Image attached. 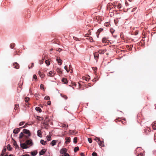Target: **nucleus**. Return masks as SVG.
<instances>
[{"instance_id": "f257e3e1", "label": "nucleus", "mask_w": 156, "mask_h": 156, "mask_svg": "<svg viewBox=\"0 0 156 156\" xmlns=\"http://www.w3.org/2000/svg\"><path fill=\"white\" fill-rule=\"evenodd\" d=\"M23 133L25 134H27V137H28L30 136V133L29 130L24 129L23 130Z\"/></svg>"}, {"instance_id": "f03ea898", "label": "nucleus", "mask_w": 156, "mask_h": 156, "mask_svg": "<svg viewBox=\"0 0 156 156\" xmlns=\"http://www.w3.org/2000/svg\"><path fill=\"white\" fill-rule=\"evenodd\" d=\"M56 73L55 72V71H50L47 74V76H48L52 77H53Z\"/></svg>"}, {"instance_id": "7ed1b4c3", "label": "nucleus", "mask_w": 156, "mask_h": 156, "mask_svg": "<svg viewBox=\"0 0 156 156\" xmlns=\"http://www.w3.org/2000/svg\"><path fill=\"white\" fill-rule=\"evenodd\" d=\"M20 147L23 149H27L28 148V147L27 146L26 143L25 144L24 143L20 144Z\"/></svg>"}, {"instance_id": "20e7f679", "label": "nucleus", "mask_w": 156, "mask_h": 156, "mask_svg": "<svg viewBox=\"0 0 156 156\" xmlns=\"http://www.w3.org/2000/svg\"><path fill=\"white\" fill-rule=\"evenodd\" d=\"M26 143L27 145H32V140L31 139L27 140L26 142Z\"/></svg>"}, {"instance_id": "39448f33", "label": "nucleus", "mask_w": 156, "mask_h": 156, "mask_svg": "<svg viewBox=\"0 0 156 156\" xmlns=\"http://www.w3.org/2000/svg\"><path fill=\"white\" fill-rule=\"evenodd\" d=\"M13 66H14V68L16 69H18L19 68L20 66L19 64L16 62H14L13 63Z\"/></svg>"}, {"instance_id": "423d86ee", "label": "nucleus", "mask_w": 156, "mask_h": 156, "mask_svg": "<svg viewBox=\"0 0 156 156\" xmlns=\"http://www.w3.org/2000/svg\"><path fill=\"white\" fill-rule=\"evenodd\" d=\"M66 148H62L60 151V153L61 154H65L66 153Z\"/></svg>"}, {"instance_id": "0eeeda50", "label": "nucleus", "mask_w": 156, "mask_h": 156, "mask_svg": "<svg viewBox=\"0 0 156 156\" xmlns=\"http://www.w3.org/2000/svg\"><path fill=\"white\" fill-rule=\"evenodd\" d=\"M38 74L40 76L41 78H43L44 76V74L43 73L41 72V71H39L38 72Z\"/></svg>"}, {"instance_id": "6e6552de", "label": "nucleus", "mask_w": 156, "mask_h": 156, "mask_svg": "<svg viewBox=\"0 0 156 156\" xmlns=\"http://www.w3.org/2000/svg\"><path fill=\"white\" fill-rule=\"evenodd\" d=\"M37 135L39 137H42V135L41 134V132L40 130L39 129L37 130Z\"/></svg>"}, {"instance_id": "1a4fd4ad", "label": "nucleus", "mask_w": 156, "mask_h": 156, "mask_svg": "<svg viewBox=\"0 0 156 156\" xmlns=\"http://www.w3.org/2000/svg\"><path fill=\"white\" fill-rule=\"evenodd\" d=\"M20 129L19 128L15 129L13 131V133L15 134L18 133L20 131Z\"/></svg>"}, {"instance_id": "9d476101", "label": "nucleus", "mask_w": 156, "mask_h": 156, "mask_svg": "<svg viewBox=\"0 0 156 156\" xmlns=\"http://www.w3.org/2000/svg\"><path fill=\"white\" fill-rule=\"evenodd\" d=\"M56 71L59 75L61 74L62 73V72L60 68H58L56 69Z\"/></svg>"}, {"instance_id": "9b49d317", "label": "nucleus", "mask_w": 156, "mask_h": 156, "mask_svg": "<svg viewBox=\"0 0 156 156\" xmlns=\"http://www.w3.org/2000/svg\"><path fill=\"white\" fill-rule=\"evenodd\" d=\"M56 61L58 62V64L61 65L62 64V60L58 57L56 59Z\"/></svg>"}, {"instance_id": "f8f14e48", "label": "nucleus", "mask_w": 156, "mask_h": 156, "mask_svg": "<svg viewBox=\"0 0 156 156\" xmlns=\"http://www.w3.org/2000/svg\"><path fill=\"white\" fill-rule=\"evenodd\" d=\"M99 54L98 52H95L94 53V56L95 59L97 60Z\"/></svg>"}, {"instance_id": "ddd939ff", "label": "nucleus", "mask_w": 156, "mask_h": 156, "mask_svg": "<svg viewBox=\"0 0 156 156\" xmlns=\"http://www.w3.org/2000/svg\"><path fill=\"white\" fill-rule=\"evenodd\" d=\"M65 140H66L65 141V143L66 144H67L68 143H69L70 141V137H66L65 138Z\"/></svg>"}, {"instance_id": "4468645a", "label": "nucleus", "mask_w": 156, "mask_h": 156, "mask_svg": "<svg viewBox=\"0 0 156 156\" xmlns=\"http://www.w3.org/2000/svg\"><path fill=\"white\" fill-rule=\"evenodd\" d=\"M98 144L99 145L101 146V147L104 146V142L101 141L100 140L98 142Z\"/></svg>"}, {"instance_id": "2eb2a0df", "label": "nucleus", "mask_w": 156, "mask_h": 156, "mask_svg": "<svg viewBox=\"0 0 156 156\" xmlns=\"http://www.w3.org/2000/svg\"><path fill=\"white\" fill-rule=\"evenodd\" d=\"M37 153V152L36 151H34L31 152V155L33 156H35Z\"/></svg>"}, {"instance_id": "dca6fc26", "label": "nucleus", "mask_w": 156, "mask_h": 156, "mask_svg": "<svg viewBox=\"0 0 156 156\" xmlns=\"http://www.w3.org/2000/svg\"><path fill=\"white\" fill-rule=\"evenodd\" d=\"M6 151V149L4 148L2 151V153L0 155V156H3L5 154V153Z\"/></svg>"}, {"instance_id": "f3484780", "label": "nucleus", "mask_w": 156, "mask_h": 156, "mask_svg": "<svg viewBox=\"0 0 156 156\" xmlns=\"http://www.w3.org/2000/svg\"><path fill=\"white\" fill-rule=\"evenodd\" d=\"M56 141L55 140H53L51 142V144L53 146L56 144Z\"/></svg>"}, {"instance_id": "a211bd4d", "label": "nucleus", "mask_w": 156, "mask_h": 156, "mask_svg": "<svg viewBox=\"0 0 156 156\" xmlns=\"http://www.w3.org/2000/svg\"><path fill=\"white\" fill-rule=\"evenodd\" d=\"M36 111H39V112H41L42 111L41 109L39 107H36L35 108Z\"/></svg>"}, {"instance_id": "6ab92c4d", "label": "nucleus", "mask_w": 156, "mask_h": 156, "mask_svg": "<svg viewBox=\"0 0 156 156\" xmlns=\"http://www.w3.org/2000/svg\"><path fill=\"white\" fill-rule=\"evenodd\" d=\"M108 41V38L106 37H104L102 40V41L103 43H106Z\"/></svg>"}, {"instance_id": "aec40b11", "label": "nucleus", "mask_w": 156, "mask_h": 156, "mask_svg": "<svg viewBox=\"0 0 156 156\" xmlns=\"http://www.w3.org/2000/svg\"><path fill=\"white\" fill-rule=\"evenodd\" d=\"M62 81L65 84H66L67 83V79L65 78H63L62 79Z\"/></svg>"}, {"instance_id": "412c9836", "label": "nucleus", "mask_w": 156, "mask_h": 156, "mask_svg": "<svg viewBox=\"0 0 156 156\" xmlns=\"http://www.w3.org/2000/svg\"><path fill=\"white\" fill-rule=\"evenodd\" d=\"M40 142L43 145H45L46 143V141H44V140H41Z\"/></svg>"}, {"instance_id": "4be33fe9", "label": "nucleus", "mask_w": 156, "mask_h": 156, "mask_svg": "<svg viewBox=\"0 0 156 156\" xmlns=\"http://www.w3.org/2000/svg\"><path fill=\"white\" fill-rule=\"evenodd\" d=\"M45 153V151H44L43 150H42L39 152V155H42L44 154Z\"/></svg>"}, {"instance_id": "5701e85b", "label": "nucleus", "mask_w": 156, "mask_h": 156, "mask_svg": "<svg viewBox=\"0 0 156 156\" xmlns=\"http://www.w3.org/2000/svg\"><path fill=\"white\" fill-rule=\"evenodd\" d=\"M102 29H99L98 30L97 32V35L98 36H98L99 35L100 32L102 31Z\"/></svg>"}, {"instance_id": "b1692460", "label": "nucleus", "mask_w": 156, "mask_h": 156, "mask_svg": "<svg viewBox=\"0 0 156 156\" xmlns=\"http://www.w3.org/2000/svg\"><path fill=\"white\" fill-rule=\"evenodd\" d=\"M23 135H24L23 134V133L21 132L20 133V135H19V139H22Z\"/></svg>"}, {"instance_id": "393cba45", "label": "nucleus", "mask_w": 156, "mask_h": 156, "mask_svg": "<svg viewBox=\"0 0 156 156\" xmlns=\"http://www.w3.org/2000/svg\"><path fill=\"white\" fill-rule=\"evenodd\" d=\"M47 140L48 141H50L51 140V136L50 135H48L46 137Z\"/></svg>"}, {"instance_id": "a878e982", "label": "nucleus", "mask_w": 156, "mask_h": 156, "mask_svg": "<svg viewBox=\"0 0 156 156\" xmlns=\"http://www.w3.org/2000/svg\"><path fill=\"white\" fill-rule=\"evenodd\" d=\"M8 149L9 151H11L12 149V148L11 147V146L9 144H8L7 146Z\"/></svg>"}, {"instance_id": "bb28decb", "label": "nucleus", "mask_w": 156, "mask_h": 156, "mask_svg": "<svg viewBox=\"0 0 156 156\" xmlns=\"http://www.w3.org/2000/svg\"><path fill=\"white\" fill-rule=\"evenodd\" d=\"M45 63L47 64V66H49L50 65V62L48 60H45Z\"/></svg>"}, {"instance_id": "cd10ccee", "label": "nucleus", "mask_w": 156, "mask_h": 156, "mask_svg": "<svg viewBox=\"0 0 156 156\" xmlns=\"http://www.w3.org/2000/svg\"><path fill=\"white\" fill-rule=\"evenodd\" d=\"M152 127L154 129H156V123H154L153 124Z\"/></svg>"}, {"instance_id": "c85d7f7f", "label": "nucleus", "mask_w": 156, "mask_h": 156, "mask_svg": "<svg viewBox=\"0 0 156 156\" xmlns=\"http://www.w3.org/2000/svg\"><path fill=\"white\" fill-rule=\"evenodd\" d=\"M19 105L16 104V105H15L14 109L15 110H16L19 108Z\"/></svg>"}, {"instance_id": "c756f323", "label": "nucleus", "mask_w": 156, "mask_h": 156, "mask_svg": "<svg viewBox=\"0 0 156 156\" xmlns=\"http://www.w3.org/2000/svg\"><path fill=\"white\" fill-rule=\"evenodd\" d=\"M34 96L35 97L36 99L38 100L39 98L38 94H35L34 95Z\"/></svg>"}, {"instance_id": "7c9ffc66", "label": "nucleus", "mask_w": 156, "mask_h": 156, "mask_svg": "<svg viewBox=\"0 0 156 156\" xmlns=\"http://www.w3.org/2000/svg\"><path fill=\"white\" fill-rule=\"evenodd\" d=\"M62 127L66 129H67V127L68 126H66V124H62Z\"/></svg>"}, {"instance_id": "2f4dec72", "label": "nucleus", "mask_w": 156, "mask_h": 156, "mask_svg": "<svg viewBox=\"0 0 156 156\" xmlns=\"http://www.w3.org/2000/svg\"><path fill=\"white\" fill-rule=\"evenodd\" d=\"M79 147H76L74 149V151L75 152H76L77 151L79 150Z\"/></svg>"}, {"instance_id": "473e14b6", "label": "nucleus", "mask_w": 156, "mask_h": 156, "mask_svg": "<svg viewBox=\"0 0 156 156\" xmlns=\"http://www.w3.org/2000/svg\"><path fill=\"white\" fill-rule=\"evenodd\" d=\"M30 98H29L27 97L25 98V101L26 102H27L28 101L30 100Z\"/></svg>"}, {"instance_id": "72a5a7b5", "label": "nucleus", "mask_w": 156, "mask_h": 156, "mask_svg": "<svg viewBox=\"0 0 156 156\" xmlns=\"http://www.w3.org/2000/svg\"><path fill=\"white\" fill-rule=\"evenodd\" d=\"M77 142V137H74L73 139V142L74 143H76Z\"/></svg>"}, {"instance_id": "f704fd0d", "label": "nucleus", "mask_w": 156, "mask_h": 156, "mask_svg": "<svg viewBox=\"0 0 156 156\" xmlns=\"http://www.w3.org/2000/svg\"><path fill=\"white\" fill-rule=\"evenodd\" d=\"M40 88L41 90H44V86L43 84H41L40 85Z\"/></svg>"}, {"instance_id": "c9c22d12", "label": "nucleus", "mask_w": 156, "mask_h": 156, "mask_svg": "<svg viewBox=\"0 0 156 156\" xmlns=\"http://www.w3.org/2000/svg\"><path fill=\"white\" fill-rule=\"evenodd\" d=\"M44 99L47 100H50V97L48 96H46L44 97Z\"/></svg>"}, {"instance_id": "e433bc0d", "label": "nucleus", "mask_w": 156, "mask_h": 156, "mask_svg": "<svg viewBox=\"0 0 156 156\" xmlns=\"http://www.w3.org/2000/svg\"><path fill=\"white\" fill-rule=\"evenodd\" d=\"M37 79V76L36 75H33V79H35V81H36Z\"/></svg>"}, {"instance_id": "4c0bfd02", "label": "nucleus", "mask_w": 156, "mask_h": 156, "mask_svg": "<svg viewBox=\"0 0 156 156\" xmlns=\"http://www.w3.org/2000/svg\"><path fill=\"white\" fill-rule=\"evenodd\" d=\"M94 140L98 142L100 140V139L98 137H96L95 138Z\"/></svg>"}, {"instance_id": "58836bf2", "label": "nucleus", "mask_w": 156, "mask_h": 156, "mask_svg": "<svg viewBox=\"0 0 156 156\" xmlns=\"http://www.w3.org/2000/svg\"><path fill=\"white\" fill-rule=\"evenodd\" d=\"M88 140L89 142L90 143H91L92 142V140L91 138H88Z\"/></svg>"}, {"instance_id": "ea45409f", "label": "nucleus", "mask_w": 156, "mask_h": 156, "mask_svg": "<svg viewBox=\"0 0 156 156\" xmlns=\"http://www.w3.org/2000/svg\"><path fill=\"white\" fill-rule=\"evenodd\" d=\"M34 64L33 63H31V66L30 67L29 66H28V68L30 69V68H32L34 66Z\"/></svg>"}, {"instance_id": "a19ab883", "label": "nucleus", "mask_w": 156, "mask_h": 156, "mask_svg": "<svg viewBox=\"0 0 156 156\" xmlns=\"http://www.w3.org/2000/svg\"><path fill=\"white\" fill-rule=\"evenodd\" d=\"M117 7L118 9H120L121 8V5L120 3H119L117 5Z\"/></svg>"}, {"instance_id": "79ce46f5", "label": "nucleus", "mask_w": 156, "mask_h": 156, "mask_svg": "<svg viewBox=\"0 0 156 156\" xmlns=\"http://www.w3.org/2000/svg\"><path fill=\"white\" fill-rule=\"evenodd\" d=\"M24 123V122H21L19 124L20 126H22L23 125Z\"/></svg>"}, {"instance_id": "37998d69", "label": "nucleus", "mask_w": 156, "mask_h": 156, "mask_svg": "<svg viewBox=\"0 0 156 156\" xmlns=\"http://www.w3.org/2000/svg\"><path fill=\"white\" fill-rule=\"evenodd\" d=\"M92 156H97V154L95 152H93L92 153Z\"/></svg>"}, {"instance_id": "c03bdc74", "label": "nucleus", "mask_w": 156, "mask_h": 156, "mask_svg": "<svg viewBox=\"0 0 156 156\" xmlns=\"http://www.w3.org/2000/svg\"><path fill=\"white\" fill-rule=\"evenodd\" d=\"M15 46L14 44H12L10 45V47L11 48H13Z\"/></svg>"}, {"instance_id": "a18cd8bd", "label": "nucleus", "mask_w": 156, "mask_h": 156, "mask_svg": "<svg viewBox=\"0 0 156 156\" xmlns=\"http://www.w3.org/2000/svg\"><path fill=\"white\" fill-rule=\"evenodd\" d=\"M64 69L66 70V71H67V72L68 73L69 72V70L68 69L66 66H65L64 67Z\"/></svg>"}, {"instance_id": "49530a36", "label": "nucleus", "mask_w": 156, "mask_h": 156, "mask_svg": "<svg viewBox=\"0 0 156 156\" xmlns=\"http://www.w3.org/2000/svg\"><path fill=\"white\" fill-rule=\"evenodd\" d=\"M99 53L100 54H103L104 53V51H99Z\"/></svg>"}, {"instance_id": "de8ad7c7", "label": "nucleus", "mask_w": 156, "mask_h": 156, "mask_svg": "<svg viewBox=\"0 0 156 156\" xmlns=\"http://www.w3.org/2000/svg\"><path fill=\"white\" fill-rule=\"evenodd\" d=\"M138 156H144L143 154L141 153L140 154H138Z\"/></svg>"}, {"instance_id": "09e8293b", "label": "nucleus", "mask_w": 156, "mask_h": 156, "mask_svg": "<svg viewBox=\"0 0 156 156\" xmlns=\"http://www.w3.org/2000/svg\"><path fill=\"white\" fill-rule=\"evenodd\" d=\"M47 103L48 105H50L51 104V101H48Z\"/></svg>"}, {"instance_id": "8fccbe9b", "label": "nucleus", "mask_w": 156, "mask_h": 156, "mask_svg": "<svg viewBox=\"0 0 156 156\" xmlns=\"http://www.w3.org/2000/svg\"><path fill=\"white\" fill-rule=\"evenodd\" d=\"M64 156H70L67 153H65V154H64Z\"/></svg>"}, {"instance_id": "3c124183", "label": "nucleus", "mask_w": 156, "mask_h": 156, "mask_svg": "<svg viewBox=\"0 0 156 156\" xmlns=\"http://www.w3.org/2000/svg\"><path fill=\"white\" fill-rule=\"evenodd\" d=\"M63 97L65 99H66L67 98L66 96H65V95H63Z\"/></svg>"}, {"instance_id": "603ef678", "label": "nucleus", "mask_w": 156, "mask_h": 156, "mask_svg": "<svg viewBox=\"0 0 156 156\" xmlns=\"http://www.w3.org/2000/svg\"><path fill=\"white\" fill-rule=\"evenodd\" d=\"M80 155L81 156H84V154L83 153H81L80 154Z\"/></svg>"}, {"instance_id": "864d4df0", "label": "nucleus", "mask_w": 156, "mask_h": 156, "mask_svg": "<svg viewBox=\"0 0 156 156\" xmlns=\"http://www.w3.org/2000/svg\"><path fill=\"white\" fill-rule=\"evenodd\" d=\"M43 63V60H41L40 62V64H42Z\"/></svg>"}, {"instance_id": "5fc2aeb1", "label": "nucleus", "mask_w": 156, "mask_h": 156, "mask_svg": "<svg viewBox=\"0 0 156 156\" xmlns=\"http://www.w3.org/2000/svg\"><path fill=\"white\" fill-rule=\"evenodd\" d=\"M111 31V33H112V34H113V33L114 32V30H111V31Z\"/></svg>"}, {"instance_id": "6e6d98bb", "label": "nucleus", "mask_w": 156, "mask_h": 156, "mask_svg": "<svg viewBox=\"0 0 156 156\" xmlns=\"http://www.w3.org/2000/svg\"><path fill=\"white\" fill-rule=\"evenodd\" d=\"M57 51L60 52L61 51V49L60 48H58V50H57Z\"/></svg>"}, {"instance_id": "4d7b16f0", "label": "nucleus", "mask_w": 156, "mask_h": 156, "mask_svg": "<svg viewBox=\"0 0 156 156\" xmlns=\"http://www.w3.org/2000/svg\"><path fill=\"white\" fill-rule=\"evenodd\" d=\"M23 156H29V155L28 154H25L23 155Z\"/></svg>"}, {"instance_id": "13d9d810", "label": "nucleus", "mask_w": 156, "mask_h": 156, "mask_svg": "<svg viewBox=\"0 0 156 156\" xmlns=\"http://www.w3.org/2000/svg\"><path fill=\"white\" fill-rule=\"evenodd\" d=\"M71 65H70L69 66V69L70 70L71 69Z\"/></svg>"}, {"instance_id": "bf43d9fd", "label": "nucleus", "mask_w": 156, "mask_h": 156, "mask_svg": "<svg viewBox=\"0 0 156 156\" xmlns=\"http://www.w3.org/2000/svg\"><path fill=\"white\" fill-rule=\"evenodd\" d=\"M52 51V49H51L50 50V51Z\"/></svg>"}, {"instance_id": "052dcab7", "label": "nucleus", "mask_w": 156, "mask_h": 156, "mask_svg": "<svg viewBox=\"0 0 156 156\" xmlns=\"http://www.w3.org/2000/svg\"><path fill=\"white\" fill-rule=\"evenodd\" d=\"M86 80L87 81H88L89 80V79H86Z\"/></svg>"}, {"instance_id": "680f3d73", "label": "nucleus", "mask_w": 156, "mask_h": 156, "mask_svg": "<svg viewBox=\"0 0 156 156\" xmlns=\"http://www.w3.org/2000/svg\"><path fill=\"white\" fill-rule=\"evenodd\" d=\"M16 147H18V145L17 144L16 145Z\"/></svg>"}, {"instance_id": "e2e57ef3", "label": "nucleus", "mask_w": 156, "mask_h": 156, "mask_svg": "<svg viewBox=\"0 0 156 156\" xmlns=\"http://www.w3.org/2000/svg\"><path fill=\"white\" fill-rule=\"evenodd\" d=\"M78 86H80V83H78Z\"/></svg>"}, {"instance_id": "0e129e2a", "label": "nucleus", "mask_w": 156, "mask_h": 156, "mask_svg": "<svg viewBox=\"0 0 156 156\" xmlns=\"http://www.w3.org/2000/svg\"><path fill=\"white\" fill-rule=\"evenodd\" d=\"M9 156H12V154H10Z\"/></svg>"}, {"instance_id": "69168bd1", "label": "nucleus", "mask_w": 156, "mask_h": 156, "mask_svg": "<svg viewBox=\"0 0 156 156\" xmlns=\"http://www.w3.org/2000/svg\"><path fill=\"white\" fill-rule=\"evenodd\" d=\"M8 156V155L7 154H5V156Z\"/></svg>"}, {"instance_id": "338daca9", "label": "nucleus", "mask_w": 156, "mask_h": 156, "mask_svg": "<svg viewBox=\"0 0 156 156\" xmlns=\"http://www.w3.org/2000/svg\"><path fill=\"white\" fill-rule=\"evenodd\" d=\"M73 88L74 90V87H73Z\"/></svg>"}, {"instance_id": "774afa93", "label": "nucleus", "mask_w": 156, "mask_h": 156, "mask_svg": "<svg viewBox=\"0 0 156 156\" xmlns=\"http://www.w3.org/2000/svg\"><path fill=\"white\" fill-rule=\"evenodd\" d=\"M60 156H64L63 155H60Z\"/></svg>"}]
</instances>
